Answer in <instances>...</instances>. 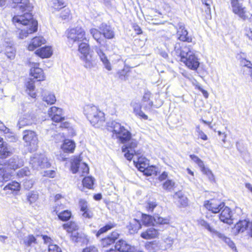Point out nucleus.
Listing matches in <instances>:
<instances>
[{
	"instance_id": "14",
	"label": "nucleus",
	"mask_w": 252,
	"mask_h": 252,
	"mask_svg": "<svg viewBox=\"0 0 252 252\" xmlns=\"http://www.w3.org/2000/svg\"><path fill=\"white\" fill-rule=\"evenodd\" d=\"M205 207L213 213H218L224 207V203L219 200L211 199L204 203Z\"/></svg>"
},
{
	"instance_id": "58",
	"label": "nucleus",
	"mask_w": 252,
	"mask_h": 252,
	"mask_svg": "<svg viewBox=\"0 0 252 252\" xmlns=\"http://www.w3.org/2000/svg\"><path fill=\"white\" fill-rule=\"evenodd\" d=\"M113 243H114L113 240L109 236L102 239L101 240V245L103 247H107Z\"/></svg>"
},
{
	"instance_id": "5",
	"label": "nucleus",
	"mask_w": 252,
	"mask_h": 252,
	"mask_svg": "<svg viewBox=\"0 0 252 252\" xmlns=\"http://www.w3.org/2000/svg\"><path fill=\"white\" fill-rule=\"evenodd\" d=\"M67 37L68 39L73 42L78 43L83 41H88L86 37L84 30L79 27L68 30L67 32Z\"/></svg>"
},
{
	"instance_id": "39",
	"label": "nucleus",
	"mask_w": 252,
	"mask_h": 252,
	"mask_svg": "<svg viewBox=\"0 0 252 252\" xmlns=\"http://www.w3.org/2000/svg\"><path fill=\"white\" fill-rule=\"evenodd\" d=\"M3 189L5 190H11V191H19L20 189V185L17 182L13 181L5 186Z\"/></svg>"
},
{
	"instance_id": "29",
	"label": "nucleus",
	"mask_w": 252,
	"mask_h": 252,
	"mask_svg": "<svg viewBox=\"0 0 252 252\" xmlns=\"http://www.w3.org/2000/svg\"><path fill=\"white\" fill-rule=\"evenodd\" d=\"M100 30L102 32V34L106 38L112 39L114 37V32L109 26L102 24L100 27Z\"/></svg>"
},
{
	"instance_id": "52",
	"label": "nucleus",
	"mask_w": 252,
	"mask_h": 252,
	"mask_svg": "<svg viewBox=\"0 0 252 252\" xmlns=\"http://www.w3.org/2000/svg\"><path fill=\"white\" fill-rule=\"evenodd\" d=\"M31 172L28 167H24L18 171L17 175L19 178H23L25 176H29Z\"/></svg>"
},
{
	"instance_id": "51",
	"label": "nucleus",
	"mask_w": 252,
	"mask_h": 252,
	"mask_svg": "<svg viewBox=\"0 0 252 252\" xmlns=\"http://www.w3.org/2000/svg\"><path fill=\"white\" fill-rule=\"evenodd\" d=\"M157 168L154 166H148L145 170L143 172L147 176H151L156 175Z\"/></svg>"
},
{
	"instance_id": "48",
	"label": "nucleus",
	"mask_w": 252,
	"mask_h": 252,
	"mask_svg": "<svg viewBox=\"0 0 252 252\" xmlns=\"http://www.w3.org/2000/svg\"><path fill=\"white\" fill-rule=\"evenodd\" d=\"M129 71L128 69L123 68L117 72L119 79L123 81H126L128 78L127 73Z\"/></svg>"
},
{
	"instance_id": "37",
	"label": "nucleus",
	"mask_w": 252,
	"mask_h": 252,
	"mask_svg": "<svg viewBox=\"0 0 252 252\" xmlns=\"http://www.w3.org/2000/svg\"><path fill=\"white\" fill-rule=\"evenodd\" d=\"M141 224L140 221L135 219L131 220L128 226L129 230L132 231L133 233L137 232L141 228Z\"/></svg>"
},
{
	"instance_id": "8",
	"label": "nucleus",
	"mask_w": 252,
	"mask_h": 252,
	"mask_svg": "<svg viewBox=\"0 0 252 252\" xmlns=\"http://www.w3.org/2000/svg\"><path fill=\"white\" fill-rule=\"evenodd\" d=\"M64 230H66L68 233H71V238L73 241L75 242H78L82 241L83 238L85 237L84 234L79 233L76 232L78 229V226L73 221H70L68 223H65L63 225Z\"/></svg>"
},
{
	"instance_id": "9",
	"label": "nucleus",
	"mask_w": 252,
	"mask_h": 252,
	"mask_svg": "<svg viewBox=\"0 0 252 252\" xmlns=\"http://www.w3.org/2000/svg\"><path fill=\"white\" fill-rule=\"evenodd\" d=\"M71 169L73 173H78L81 177L85 176L89 173V168L87 164L80 162L78 158H74L72 162Z\"/></svg>"
},
{
	"instance_id": "46",
	"label": "nucleus",
	"mask_w": 252,
	"mask_h": 252,
	"mask_svg": "<svg viewBox=\"0 0 252 252\" xmlns=\"http://www.w3.org/2000/svg\"><path fill=\"white\" fill-rule=\"evenodd\" d=\"M94 180L92 177H86L83 180V185L84 187L91 189L94 185Z\"/></svg>"
},
{
	"instance_id": "49",
	"label": "nucleus",
	"mask_w": 252,
	"mask_h": 252,
	"mask_svg": "<svg viewBox=\"0 0 252 252\" xmlns=\"http://www.w3.org/2000/svg\"><path fill=\"white\" fill-rule=\"evenodd\" d=\"M38 198V195L36 192L31 191L27 194V198L30 204L34 203Z\"/></svg>"
},
{
	"instance_id": "28",
	"label": "nucleus",
	"mask_w": 252,
	"mask_h": 252,
	"mask_svg": "<svg viewBox=\"0 0 252 252\" xmlns=\"http://www.w3.org/2000/svg\"><path fill=\"white\" fill-rule=\"evenodd\" d=\"M133 162L136 167L141 172H143L149 165V161L142 157L138 158L137 161L134 159Z\"/></svg>"
},
{
	"instance_id": "11",
	"label": "nucleus",
	"mask_w": 252,
	"mask_h": 252,
	"mask_svg": "<svg viewBox=\"0 0 252 252\" xmlns=\"http://www.w3.org/2000/svg\"><path fill=\"white\" fill-rule=\"evenodd\" d=\"M235 230L237 233H246L252 237V220H239L235 225Z\"/></svg>"
},
{
	"instance_id": "38",
	"label": "nucleus",
	"mask_w": 252,
	"mask_h": 252,
	"mask_svg": "<svg viewBox=\"0 0 252 252\" xmlns=\"http://www.w3.org/2000/svg\"><path fill=\"white\" fill-rule=\"evenodd\" d=\"M42 100L45 102L47 104H53L56 101V97L54 94L47 93L43 95Z\"/></svg>"
},
{
	"instance_id": "22",
	"label": "nucleus",
	"mask_w": 252,
	"mask_h": 252,
	"mask_svg": "<svg viewBox=\"0 0 252 252\" xmlns=\"http://www.w3.org/2000/svg\"><path fill=\"white\" fill-rule=\"evenodd\" d=\"M12 154L11 148L6 144H4L3 139L0 137V158L3 159Z\"/></svg>"
},
{
	"instance_id": "30",
	"label": "nucleus",
	"mask_w": 252,
	"mask_h": 252,
	"mask_svg": "<svg viewBox=\"0 0 252 252\" xmlns=\"http://www.w3.org/2000/svg\"><path fill=\"white\" fill-rule=\"evenodd\" d=\"M59 211V208L56 206L54 208V212H56V214L58 215L59 218L61 220L63 221H67L71 218V213L70 211L64 210L60 213Z\"/></svg>"
},
{
	"instance_id": "43",
	"label": "nucleus",
	"mask_w": 252,
	"mask_h": 252,
	"mask_svg": "<svg viewBox=\"0 0 252 252\" xmlns=\"http://www.w3.org/2000/svg\"><path fill=\"white\" fill-rule=\"evenodd\" d=\"M154 223L158 224H168L169 222V219L167 218H162L161 217L158 216V215H155L154 216Z\"/></svg>"
},
{
	"instance_id": "56",
	"label": "nucleus",
	"mask_w": 252,
	"mask_h": 252,
	"mask_svg": "<svg viewBox=\"0 0 252 252\" xmlns=\"http://www.w3.org/2000/svg\"><path fill=\"white\" fill-rule=\"evenodd\" d=\"M114 227L113 225L110 223L107 224L105 226L101 227L97 232L96 233V236L98 237L101 234L106 232L108 230H110L112 228Z\"/></svg>"
},
{
	"instance_id": "32",
	"label": "nucleus",
	"mask_w": 252,
	"mask_h": 252,
	"mask_svg": "<svg viewBox=\"0 0 252 252\" xmlns=\"http://www.w3.org/2000/svg\"><path fill=\"white\" fill-rule=\"evenodd\" d=\"M173 197L178 200L182 207H185L188 205V199L181 191L176 192Z\"/></svg>"
},
{
	"instance_id": "17",
	"label": "nucleus",
	"mask_w": 252,
	"mask_h": 252,
	"mask_svg": "<svg viewBox=\"0 0 252 252\" xmlns=\"http://www.w3.org/2000/svg\"><path fill=\"white\" fill-rule=\"evenodd\" d=\"M178 29L177 30V34L178 39L182 41H186L188 42H191L192 38L191 37L188 36V32L185 29V25L182 23H179L178 24Z\"/></svg>"
},
{
	"instance_id": "44",
	"label": "nucleus",
	"mask_w": 252,
	"mask_h": 252,
	"mask_svg": "<svg viewBox=\"0 0 252 252\" xmlns=\"http://www.w3.org/2000/svg\"><path fill=\"white\" fill-rule=\"evenodd\" d=\"M241 65L247 67L249 69V74L252 77V63L251 62L245 58H242L240 60Z\"/></svg>"
},
{
	"instance_id": "2",
	"label": "nucleus",
	"mask_w": 252,
	"mask_h": 252,
	"mask_svg": "<svg viewBox=\"0 0 252 252\" xmlns=\"http://www.w3.org/2000/svg\"><path fill=\"white\" fill-rule=\"evenodd\" d=\"M108 129L112 132V136L125 144L122 147V152L125 158L131 160L134 155H139L135 149L137 146L136 140L131 138V133L120 123L112 121L107 123Z\"/></svg>"
},
{
	"instance_id": "21",
	"label": "nucleus",
	"mask_w": 252,
	"mask_h": 252,
	"mask_svg": "<svg viewBox=\"0 0 252 252\" xmlns=\"http://www.w3.org/2000/svg\"><path fill=\"white\" fill-rule=\"evenodd\" d=\"M83 61L84 66L87 69H91L96 65V61L93 55L90 54L81 57Z\"/></svg>"
},
{
	"instance_id": "35",
	"label": "nucleus",
	"mask_w": 252,
	"mask_h": 252,
	"mask_svg": "<svg viewBox=\"0 0 252 252\" xmlns=\"http://www.w3.org/2000/svg\"><path fill=\"white\" fill-rule=\"evenodd\" d=\"M90 32L97 42L102 46L104 40L101 38V31L99 32L96 29H92L90 30Z\"/></svg>"
},
{
	"instance_id": "61",
	"label": "nucleus",
	"mask_w": 252,
	"mask_h": 252,
	"mask_svg": "<svg viewBox=\"0 0 252 252\" xmlns=\"http://www.w3.org/2000/svg\"><path fill=\"white\" fill-rule=\"evenodd\" d=\"M94 49L97 55L99 57V59L103 58L107 56L104 53L103 50L99 47L95 46Z\"/></svg>"
},
{
	"instance_id": "57",
	"label": "nucleus",
	"mask_w": 252,
	"mask_h": 252,
	"mask_svg": "<svg viewBox=\"0 0 252 252\" xmlns=\"http://www.w3.org/2000/svg\"><path fill=\"white\" fill-rule=\"evenodd\" d=\"M189 157L193 161H194L198 165L200 168L204 165L203 161L197 156L194 155H190Z\"/></svg>"
},
{
	"instance_id": "7",
	"label": "nucleus",
	"mask_w": 252,
	"mask_h": 252,
	"mask_svg": "<svg viewBox=\"0 0 252 252\" xmlns=\"http://www.w3.org/2000/svg\"><path fill=\"white\" fill-rule=\"evenodd\" d=\"M23 139L32 151H35L38 147V140L36 132L32 130H26L23 131Z\"/></svg>"
},
{
	"instance_id": "33",
	"label": "nucleus",
	"mask_w": 252,
	"mask_h": 252,
	"mask_svg": "<svg viewBox=\"0 0 252 252\" xmlns=\"http://www.w3.org/2000/svg\"><path fill=\"white\" fill-rule=\"evenodd\" d=\"M216 236H217L220 240L223 241L225 243H226L231 249L236 251V248L235 246L234 243L230 240V238L226 237L224 234L217 231L216 233L214 234Z\"/></svg>"
},
{
	"instance_id": "64",
	"label": "nucleus",
	"mask_w": 252,
	"mask_h": 252,
	"mask_svg": "<svg viewBox=\"0 0 252 252\" xmlns=\"http://www.w3.org/2000/svg\"><path fill=\"white\" fill-rule=\"evenodd\" d=\"M83 252H98V250L94 246H91L85 248L83 250Z\"/></svg>"
},
{
	"instance_id": "3",
	"label": "nucleus",
	"mask_w": 252,
	"mask_h": 252,
	"mask_svg": "<svg viewBox=\"0 0 252 252\" xmlns=\"http://www.w3.org/2000/svg\"><path fill=\"white\" fill-rule=\"evenodd\" d=\"M175 51L181 57V61L189 69L196 70L199 65L198 59L195 55L194 51L190 46H182L176 44Z\"/></svg>"
},
{
	"instance_id": "45",
	"label": "nucleus",
	"mask_w": 252,
	"mask_h": 252,
	"mask_svg": "<svg viewBox=\"0 0 252 252\" xmlns=\"http://www.w3.org/2000/svg\"><path fill=\"white\" fill-rule=\"evenodd\" d=\"M151 94L149 92H146L143 97V101L148 102V104L145 106L146 108L150 109L153 105V102L150 101Z\"/></svg>"
},
{
	"instance_id": "13",
	"label": "nucleus",
	"mask_w": 252,
	"mask_h": 252,
	"mask_svg": "<svg viewBox=\"0 0 252 252\" xmlns=\"http://www.w3.org/2000/svg\"><path fill=\"white\" fill-rule=\"evenodd\" d=\"M29 66L31 67L30 75L38 81L44 80L45 76L43 70L39 67V63L34 62H29Z\"/></svg>"
},
{
	"instance_id": "59",
	"label": "nucleus",
	"mask_w": 252,
	"mask_h": 252,
	"mask_svg": "<svg viewBox=\"0 0 252 252\" xmlns=\"http://www.w3.org/2000/svg\"><path fill=\"white\" fill-rule=\"evenodd\" d=\"M49 252H61V249L57 245L50 244L48 247Z\"/></svg>"
},
{
	"instance_id": "12",
	"label": "nucleus",
	"mask_w": 252,
	"mask_h": 252,
	"mask_svg": "<svg viewBox=\"0 0 252 252\" xmlns=\"http://www.w3.org/2000/svg\"><path fill=\"white\" fill-rule=\"evenodd\" d=\"M37 121L36 117L34 114L32 113H28L20 117L17 126L19 128H21L24 126L35 124Z\"/></svg>"
},
{
	"instance_id": "19",
	"label": "nucleus",
	"mask_w": 252,
	"mask_h": 252,
	"mask_svg": "<svg viewBox=\"0 0 252 252\" xmlns=\"http://www.w3.org/2000/svg\"><path fill=\"white\" fill-rule=\"evenodd\" d=\"M115 248L120 252H133L135 249L134 247L131 246L122 239L116 242Z\"/></svg>"
},
{
	"instance_id": "47",
	"label": "nucleus",
	"mask_w": 252,
	"mask_h": 252,
	"mask_svg": "<svg viewBox=\"0 0 252 252\" xmlns=\"http://www.w3.org/2000/svg\"><path fill=\"white\" fill-rule=\"evenodd\" d=\"M199 224L201 226H203L205 228L207 229L209 232L212 233L213 234H215L216 232L217 231L215 229L212 228L209 223H207L205 220H200L199 221Z\"/></svg>"
},
{
	"instance_id": "40",
	"label": "nucleus",
	"mask_w": 252,
	"mask_h": 252,
	"mask_svg": "<svg viewBox=\"0 0 252 252\" xmlns=\"http://www.w3.org/2000/svg\"><path fill=\"white\" fill-rule=\"evenodd\" d=\"M23 242L26 247H29L36 243V239L33 235H29L24 238Z\"/></svg>"
},
{
	"instance_id": "36",
	"label": "nucleus",
	"mask_w": 252,
	"mask_h": 252,
	"mask_svg": "<svg viewBox=\"0 0 252 252\" xmlns=\"http://www.w3.org/2000/svg\"><path fill=\"white\" fill-rule=\"evenodd\" d=\"M86 41H83L79 43L78 51L82 55V56L90 54V47Z\"/></svg>"
},
{
	"instance_id": "41",
	"label": "nucleus",
	"mask_w": 252,
	"mask_h": 252,
	"mask_svg": "<svg viewBox=\"0 0 252 252\" xmlns=\"http://www.w3.org/2000/svg\"><path fill=\"white\" fill-rule=\"evenodd\" d=\"M144 206L148 212H153L154 209L157 207L158 204L154 200H149L145 203Z\"/></svg>"
},
{
	"instance_id": "63",
	"label": "nucleus",
	"mask_w": 252,
	"mask_h": 252,
	"mask_svg": "<svg viewBox=\"0 0 252 252\" xmlns=\"http://www.w3.org/2000/svg\"><path fill=\"white\" fill-rule=\"evenodd\" d=\"M196 131L198 133V136L199 138H200L203 140H207L208 137L207 135L202 130L200 129L199 126L196 127Z\"/></svg>"
},
{
	"instance_id": "10",
	"label": "nucleus",
	"mask_w": 252,
	"mask_h": 252,
	"mask_svg": "<svg viewBox=\"0 0 252 252\" xmlns=\"http://www.w3.org/2000/svg\"><path fill=\"white\" fill-rule=\"evenodd\" d=\"M244 0H231V6L232 11L243 20L248 18L249 13L243 5Z\"/></svg>"
},
{
	"instance_id": "62",
	"label": "nucleus",
	"mask_w": 252,
	"mask_h": 252,
	"mask_svg": "<svg viewBox=\"0 0 252 252\" xmlns=\"http://www.w3.org/2000/svg\"><path fill=\"white\" fill-rule=\"evenodd\" d=\"M70 14V11L68 8L64 9L61 13V17L63 19L68 18Z\"/></svg>"
},
{
	"instance_id": "6",
	"label": "nucleus",
	"mask_w": 252,
	"mask_h": 252,
	"mask_svg": "<svg viewBox=\"0 0 252 252\" xmlns=\"http://www.w3.org/2000/svg\"><path fill=\"white\" fill-rule=\"evenodd\" d=\"M30 164L33 169L36 170L50 166V163L44 154H34L31 158Z\"/></svg>"
},
{
	"instance_id": "54",
	"label": "nucleus",
	"mask_w": 252,
	"mask_h": 252,
	"mask_svg": "<svg viewBox=\"0 0 252 252\" xmlns=\"http://www.w3.org/2000/svg\"><path fill=\"white\" fill-rule=\"evenodd\" d=\"M200 169L203 174L207 176L210 180L214 179V175L212 171L209 168L205 167L204 165L200 168Z\"/></svg>"
},
{
	"instance_id": "16",
	"label": "nucleus",
	"mask_w": 252,
	"mask_h": 252,
	"mask_svg": "<svg viewBox=\"0 0 252 252\" xmlns=\"http://www.w3.org/2000/svg\"><path fill=\"white\" fill-rule=\"evenodd\" d=\"M24 164V161L23 159L15 156L9 159L5 163V165L14 170L22 167Z\"/></svg>"
},
{
	"instance_id": "15",
	"label": "nucleus",
	"mask_w": 252,
	"mask_h": 252,
	"mask_svg": "<svg viewBox=\"0 0 252 252\" xmlns=\"http://www.w3.org/2000/svg\"><path fill=\"white\" fill-rule=\"evenodd\" d=\"M49 117L55 122L59 123L64 120L63 115V110L61 108L53 106L48 111Z\"/></svg>"
},
{
	"instance_id": "27",
	"label": "nucleus",
	"mask_w": 252,
	"mask_h": 252,
	"mask_svg": "<svg viewBox=\"0 0 252 252\" xmlns=\"http://www.w3.org/2000/svg\"><path fill=\"white\" fill-rule=\"evenodd\" d=\"M53 52L51 47L45 46L40 49L37 50L35 52V54L40 57V58H48L51 56Z\"/></svg>"
},
{
	"instance_id": "23",
	"label": "nucleus",
	"mask_w": 252,
	"mask_h": 252,
	"mask_svg": "<svg viewBox=\"0 0 252 252\" xmlns=\"http://www.w3.org/2000/svg\"><path fill=\"white\" fill-rule=\"evenodd\" d=\"M130 106L133 108V113L136 116L144 120L148 119V116L142 112L141 110V105L139 102L132 101L130 103Z\"/></svg>"
},
{
	"instance_id": "42",
	"label": "nucleus",
	"mask_w": 252,
	"mask_h": 252,
	"mask_svg": "<svg viewBox=\"0 0 252 252\" xmlns=\"http://www.w3.org/2000/svg\"><path fill=\"white\" fill-rule=\"evenodd\" d=\"M142 221L143 224L150 225L154 224V217L147 214H142Z\"/></svg>"
},
{
	"instance_id": "4",
	"label": "nucleus",
	"mask_w": 252,
	"mask_h": 252,
	"mask_svg": "<svg viewBox=\"0 0 252 252\" xmlns=\"http://www.w3.org/2000/svg\"><path fill=\"white\" fill-rule=\"evenodd\" d=\"M84 113L91 124L96 127H100L105 123L104 113L94 105H85L84 108Z\"/></svg>"
},
{
	"instance_id": "25",
	"label": "nucleus",
	"mask_w": 252,
	"mask_h": 252,
	"mask_svg": "<svg viewBox=\"0 0 252 252\" xmlns=\"http://www.w3.org/2000/svg\"><path fill=\"white\" fill-rule=\"evenodd\" d=\"M79 204L81 211L83 212L82 216L83 217L88 219L92 218L93 214L92 211L88 209L87 201L83 199H81L79 201Z\"/></svg>"
},
{
	"instance_id": "24",
	"label": "nucleus",
	"mask_w": 252,
	"mask_h": 252,
	"mask_svg": "<svg viewBox=\"0 0 252 252\" xmlns=\"http://www.w3.org/2000/svg\"><path fill=\"white\" fill-rule=\"evenodd\" d=\"M159 233L158 231L153 227L147 229L141 234V237L145 239H151L158 238Z\"/></svg>"
},
{
	"instance_id": "26",
	"label": "nucleus",
	"mask_w": 252,
	"mask_h": 252,
	"mask_svg": "<svg viewBox=\"0 0 252 252\" xmlns=\"http://www.w3.org/2000/svg\"><path fill=\"white\" fill-rule=\"evenodd\" d=\"M75 148V144L74 142L69 139L64 140L61 146L63 151L66 153H73Z\"/></svg>"
},
{
	"instance_id": "55",
	"label": "nucleus",
	"mask_w": 252,
	"mask_h": 252,
	"mask_svg": "<svg viewBox=\"0 0 252 252\" xmlns=\"http://www.w3.org/2000/svg\"><path fill=\"white\" fill-rule=\"evenodd\" d=\"M100 60L102 63L104 67L108 71H111L112 70V66L110 63V61L108 59L107 56L103 58L100 59Z\"/></svg>"
},
{
	"instance_id": "60",
	"label": "nucleus",
	"mask_w": 252,
	"mask_h": 252,
	"mask_svg": "<svg viewBox=\"0 0 252 252\" xmlns=\"http://www.w3.org/2000/svg\"><path fill=\"white\" fill-rule=\"evenodd\" d=\"M6 55L9 59L13 60L15 56V52L14 50L11 48H7L6 52Z\"/></svg>"
},
{
	"instance_id": "18",
	"label": "nucleus",
	"mask_w": 252,
	"mask_h": 252,
	"mask_svg": "<svg viewBox=\"0 0 252 252\" xmlns=\"http://www.w3.org/2000/svg\"><path fill=\"white\" fill-rule=\"evenodd\" d=\"M220 211L221 213L220 215V220L224 223L231 224L232 223V215L230 209L224 206L223 208Z\"/></svg>"
},
{
	"instance_id": "34",
	"label": "nucleus",
	"mask_w": 252,
	"mask_h": 252,
	"mask_svg": "<svg viewBox=\"0 0 252 252\" xmlns=\"http://www.w3.org/2000/svg\"><path fill=\"white\" fill-rule=\"evenodd\" d=\"M34 83V81L31 79H29L26 83V92L32 98H35L36 95L34 92L35 86Z\"/></svg>"
},
{
	"instance_id": "1",
	"label": "nucleus",
	"mask_w": 252,
	"mask_h": 252,
	"mask_svg": "<svg viewBox=\"0 0 252 252\" xmlns=\"http://www.w3.org/2000/svg\"><path fill=\"white\" fill-rule=\"evenodd\" d=\"M14 3H19L17 8L24 14L15 15L13 18V22L22 25V27L18 31V36L20 39H24L29 35L34 33L37 30V22L32 18L30 13L32 10L33 6L28 0H12Z\"/></svg>"
},
{
	"instance_id": "50",
	"label": "nucleus",
	"mask_w": 252,
	"mask_h": 252,
	"mask_svg": "<svg viewBox=\"0 0 252 252\" xmlns=\"http://www.w3.org/2000/svg\"><path fill=\"white\" fill-rule=\"evenodd\" d=\"M175 186V182L171 180H167L163 184V188L168 191L173 189Z\"/></svg>"
},
{
	"instance_id": "31",
	"label": "nucleus",
	"mask_w": 252,
	"mask_h": 252,
	"mask_svg": "<svg viewBox=\"0 0 252 252\" xmlns=\"http://www.w3.org/2000/svg\"><path fill=\"white\" fill-rule=\"evenodd\" d=\"M11 177V174L6 172L5 168L0 166V187L3 186L5 182L10 179Z\"/></svg>"
},
{
	"instance_id": "53",
	"label": "nucleus",
	"mask_w": 252,
	"mask_h": 252,
	"mask_svg": "<svg viewBox=\"0 0 252 252\" xmlns=\"http://www.w3.org/2000/svg\"><path fill=\"white\" fill-rule=\"evenodd\" d=\"M52 6L55 9L60 10L65 6L64 2L62 0H53Z\"/></svg>"
},
{
	"instance_id": "20",
	"label": "nucleus",
	"mask_w": 252,
	"mask_h": 252,
	"mask_svg": "<svg viewBox=\"0 0 252 252\" xmlns=\"http://www.w3.org/2000/svg\"><path fill=\"white\" fill-rule=\"evenodd\" d=\"M45 43L46 40L42 36L34 37L30 42L28 46V49L29 51H33Z\"/></svg>"
}]
</instances>
